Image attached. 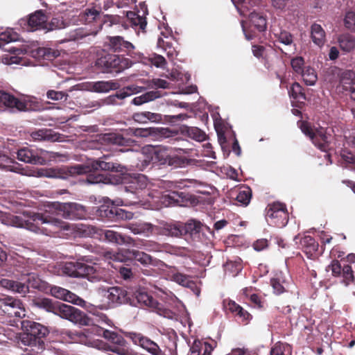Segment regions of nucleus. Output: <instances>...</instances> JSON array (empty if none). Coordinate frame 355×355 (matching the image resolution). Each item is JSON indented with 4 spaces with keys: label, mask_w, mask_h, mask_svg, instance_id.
<instances>
[{
    "label": "nucleus",
    "mask_w": 355,
    "mask_h": 355,
    "mask_svg": "<svg viewBox=\"0 0 355 355\" xmlns=\"http://www.w3.org/2000/svg\"><path fill=\"white\" fill-rule=\"evenodd\" d=\"M108 46L114 52H125L132 55L135 46L130 42L124 40L121 36L108 37Z\"/></svg>",
    "instance_id": "nucleus-19"
},
{
    "label": "nucleus",
    "mask_w": 355,
    "mask_h": 355,
    "mask_svg": "<svg viewBox=\"0 0 355 355\" xmlns=\"http://www.w3.org/2000/svg\"><path fill=\"white\" fill-rule=\"evenodd\" d=\"M82 260L86 263L79 261L78 277L87 278L90 282L99 281L102 277L100 267L96 263L89 264V259L87 257H83Z\"/></svg>",
    "instance_id": "nucleus-16"
},
{
    "label": "nucleus",
    "mask_w": 355,
    "mask_h": 355,
    "mask_svg": "<svg viewBox=\"0 0 355 355\" xmlns=\"http://www.w3.org/2000/svg\"><path fill=\"white\" fill-rule=\"evenodd\" d=\"M79 266V261L76 262H69L66 263L63 268L62 271L63 272L72 277H78V268Z\"/></svg>",
    "instance_id": "nucleus-57"
},
{
    "label": "nucleus",
    "mask_w": 355,
    "mask_h": 355,
    "mask_svg": "<svg viewBox=\"0 0 355 355\" xmlns=\"http://www.w3.org/2000/svg\"><path fill=\"white\" fill-rule=\"evenodd\" d=\"M271 285L273 288L274 293L280 295L286 291L288 282L283 276L282 272L277 273L275 276L271 279Z\"/></svg>",
    "instance_id": "nucleus-39"
},
{
    "label": "nucleus",
    "mask_w": 355,
    "mask_h": 355,
    "mask_svg": "<svg viewBox=\"0 0 355 355\" xmlns=\"http://www.w3.org/2000/svg\"><path fill=\"white\" fill-rule=\"evenodd\" d=\"M3 310L10 315L21 318L25 315V310L20 300L12 297L6 298L3 302Z\"/></svg>",
    "instance_id": "nucleus-24"
},
{
    "label": "nucleus",
    "mask_w": 355,
    "mask_h": 355,
    "mask_svg": "<svg viewBox=\"0 0 355 355\" xmlns=\"http://www.w3.org/2000/svg\"><path fill=\"white\" fill-rule=\"evenodd\" d=\"M161 94L158 91H150L141 96L135 97L132 103L135 105H141L144 103L153 101L157 98H159Z\"/></svg>",
    "instance_id": "nucleus-45"
},
{
    "label": "nucleus",
    "mask_w": 355,
    "mask_h": 355,
    "mask_svg": "<svg viewBox=\"0 0 355 355\" xmlns=\"http://www.w3.org/2000/svg\"><path fill=\"white\" fill-rule=\"evenodd\" d=\"M252 196L251 190L249 187L245 188L243 191H240L236 196V200L241 205H248L250 201Z\"/></svg>",
    "instance_id": "nucleus-59"
},
{
    "label": "nucleus",
    "mask_w": 355,
    "mask_h": 355,
    "mask_svg": "<svg viewBox=\"0 0 355 355\" xmlns=\"http://www.w3.org/2000/svg\"><path fill=\"white\" fill-rule=\"evenodd\" d=\"M17 40V35L12 32L11 30H6L0 33V40L9 43L10 42L16 41Z\"/></svg>",
    "instance_id": "nucleus-63"
},
{
    "label": "nucleus",
    "mask_w": 355,
    "mask_h": 355,
    "mask_svg": "<svg viewBox=\"0 0 355 355\" xmlns=\"http://www.w3.org/2000/svg\"><path fill=\"white\" fill-rule=\"evenodd\" d=\"M87 216V210L81 204L51 202L44 205L43 212L24 211L21 216H15L12 223L16 227L51 236L60 230L70 229L69 224L58 216L67 220H83L85 219Z\"/></svg>",
    "instance_id": "nucleus-1"
},
{
    "label": "nucleus",
    "mask_w": 355,
    "mask_h": 355,
    "mask_svg": "<svg viewBox=\"0 0 355 355\" xmlns=\"http://www.w3.org/2000/svg\"><path fill=\"white\" fill-rule=\"evenodd\" d=\"M64 303L53 302L49 298H37L33 301V304L39 308L45 310L47 312L60 316V311Z\"/></svg>",
    "instance_id": "nucleus-23"
},
{
    "label": "nucleus",
    "mask_w": 355,
    "mask_h": 355,
    "mask_svg": "<svg viewBox=\"0 0 355 355\" xmlns=\"http://www.w3.org/2000/svg\"><path fill=\"white\" fill-rule=\"evenodd\" d=\"M130 304L133 306L140 305L149 307L159 315L167 318L173 319L175 315L173 311L165 308L162 304L157 302L156 300L143 290H137L134 293V298L130 302Z\"/></svg>",
    "instance_id": "nucleus-4"
},
{
    "label": "nucleus",
    "mask_w": 355,
    "mask_h": 355,
    "mask_svg": "<svg viewBox=\"0 0 355 355\" xmlns=\"http://www.w3.org/2000/svg\"><path fill=\"white\" fill-rule=\"evenodd\" d=\"M46 154L47 150H46L42 148L33 149L28 147L19 149L17 153V159L19 161L31 164L39 165L46 164L45 155Z\"/></svg>",
    "instance_id": "nucleus-10"
},
{
    "label": "nucleus",
    "mask_w": 355,
    "mask_h": 355,
    "mask_svg": "<svg viewBox=\"0 0 355 355\" xmlns=\"http://www.w3.org/2000/svg\"><path fill=\"white\" fill-rule=\"evenodd\" d=\"M288 345L282 343H277L270 350V355H284L286 348L288 347Z\"/></svg>",
    "instance_id": "nucleus-64"
},
{
    "label": "nucleus",
    "mask_w": 355,
    "mask_h": 355,
    "mask_svg": "<svg viewBox=\"0 0 355 355\" xmlns=\"http://www.w3.org/2000/svg\"><path fill=\"white\" fill-rule=\"evenodd\" d=\"M338 42L341 50L349 53L355 49V36L349 33H343L338 36Z\"/></svg>",
    "instance_id": "nucleus-37"
},
{
    "label": "nucleus",
    "mask_w": 355,
    "mask_h": 355,
    "mask_svg": "<svg viewBox=\"0 0 355 355\" xmlns=\"http://www.w3.org/2000/svg\"><path fill=\"white\" fill-rule=\"evenodd\" d=\"M119 85L114 81H98L93 84V90L96 92H107L110 90L117 89Z\"/></svg>",
    "instance_id": "nucleus-44"
},
{
    "label": "nucleus",
    "mask_w": 355,
    "mask_h": 355,
    "mask_svg": "<svg viewBox=\"0 0 355 355\" xmlns=\"http://www.w3.org/2000/svg\"><path fill=\"white\" fill-rule=\"evenodd\" d=\"M311 38L313 42L322 47L326 42V33L321 25L314 23L311 26Z\"/></svg>",
    "instance_id": "nucleus-33"
},
{
    "label": "nucleus",
    "mask_w": 355,
    "mask_h": 355,
    "mask_svg": "<svg viewBox=\"0 0 355 355\" xmlns=\"http://www.w3.org/2000/svg\"><path fill=\"white\" fill-rule=\"evenodd\" d=\"M96 65L105 73L118 72L123 69L120 57L114 54L107 53L101 56L97 59Z\"/></svg>",
    "instance_id": "nucleus-15"
},
{
    "label": "nucleus",
    "mask_w": 355,
    "mask_h": 355,
    "mask_svg": "<svg viewBox=\"0 0 355 355\" xmlns=\"http://www.w3.org/2000/svg\"><path fill=\"white\" fill-rule=\"evenodd\" d=\"M30 137L34 141H61L62 135L51 129L42 128L30 133Z\"/></svg>",
    "instance_id": "nucleus-22"
},
{
    "label": "nucleus",
    "mask_w": 355,
    "mask_h": 355,
    "mask_svg": "<svg viewBox=\"0 0 355 355\" xmlns=\"http://www.w3.org/2000/svg\"><path fill=\"white\" fill-rule=\"evenodd\" d=\"M200 182L194 179H183L180 181L171 182V187L173 189H182L189 187H196Z\"/></svg>",
    "instance_id": "nucleus-55"
},
{
    "label": "nucleus",
    "mask_w": 355,
    "mask_h": 355,
    "mask_svg": "<svg viewBox=\"0 0 355 355\" xmlns=\"http://www.w3.org/2000/svg\"><path fill=\"white\" fill-rule=\"evenodd\" d=\"M275 35L277 42L284 45V48L279 46L282 53L287 55L295 50L293 37L289 32L280 31L279 33H275Z\"/></svg>",
    "instance_id": "nucleus-28"
},
{
    "label": "nucleus",
    "mask_w": 355,
    "mask_h": 355,
    "mask_svg": "<svg viewBox=\"0 0 355 355\" xmlns=\"http://www.w3.org/2000/svg\"><path fill=\"white\" fill-rule=\"evenodd\" d=\"M300 244L306 254H313L318 250V243L310 236H304L300 241Z\"/></svg>",
    "instance_id": "nucleus-46"
},
{
    "label": "nucleus",
    "mask_w": 355,
    "mask_h": 355,
    "mask_svg": "<svg viewBox=\"0 0 355 355\" xmlns=\"http://www.w3.org/2000/svg\"><path fill=\"white\" fill-rule=\"evenodd\" d=\"M0 285L4 288L21 295V296H25L29 292L27 284L12 279H2L0 280Z\"/></svg>",
    "instance_id": "nucleus-29"
},
{
    "label": "nucleus",
    "mask_w": 355,
    "mask_h": 355,
    "mask_svg": "<svg viewBox=\"0 0 355 355\" xmlns=\"http://www.w3.org/2000/svg\"><path fill=\"white\" fill-rule=\"evenodd\" d=\"M10 51L12 53V54H6L2 56L1 61L3 64L8 65L12 64L26 65L25 60L21 57L19 56V55L23 52L21 49H11Z\"/></svg>",
    "instance_id": "nucleus-38"
},
{
    "label": "nucleus",
    "mask_w": 355,
    "mask_h": 355,
    "mask_svg": "<svg viewBox=\"0 0 355 355\" xmlns=\"http://www.w3.org/2000/svg\"><path fill=\"white\" fill-rule=\"evenodd\" d=\"M180 130L182 135L198 142L203 141L207 139L206 133L197 127L182 125Z\"/></svg>",
    "instance_id": "nucleus-32"
},
{
    "label": "nucleus",
    "mask_w": 355,
    "mask_h": 355,
    "mask_svg": "<svg viewBox=\"0 0 355 355\" xmlns=\"http://www.w3.org/2000/svg\"><path fill=\"white\" fill-rule=\"evenodd\" d=\"M50 291L51 294L53 297L63 301H66L72 304H73V302H77V301L78 304L82 302L78 300V295L62 287L54 286L51 287Z\"/></svg>",
    "instance_id": "nucleus-30"
},
{
    "label": "nucleus",
    "mask_w": 355,
    "mask_h": 355,
    "mask_svg": "<svg viewBox=\"0 0 355 355\" xmlns=\"http://www.w3.org/2000/svg\"><path fill=\"white\" fill-rule=\"evenodd\" d=\"M183 224H166L163 230V234L166 236L178 237L184 235Z\"/></svg>",
    "instance_id": "nucleus-48"
},
{
    "label": "nucleus",
    "mask_w": 355,
    "mask_h": 355,
    "mask_svg": "<svg viewBox=\"0 0 355 355\" xmlns=\"http://www.w3.org/2000/svg\"><path fill=\"white\" fill-rule=\"evenodd\" d=\"M345 27L351 32H355V12L349 11L344 18Z\"/></svg>",
    "instance_id": "nucleus-61"
},
{
    "label": "nucleus",
    "mask_w": 355,
    "mask_h": 355,
    "mask_svg": "<svg viewBox=\"0 0 355 355\" xmlns=\"http://www.w3.org/2000/svg\"><path fill=\"white\" fill-rule=\"evenodd\" d=\"M202 224L196 220H190L185 224H183L184 235L189 234L191 237H198L202 229Z\"/></svg>",
    "instance_id": "nucleus-40"
},
{
    "label": "nucleus",
    "mask_w": 355,
    "mask_h": 355,
    "mask_svg": "<svg viewBox=\"0 0 355 355\" xmlns=\"http://www.w3.org/2000/svg\"><path fill=\"white\" fill-rule=\"evenodd\" d=\"M98 211L101 216L110 217L113 214H115L117 218L123 220H130L133 217L132 212L126 211L119 208L108 209L105 206H101Z\"/></svg>",
    "instance_id": "nucleus-35"
},
{
    "label": "nucleus",
    "mask_w": 355,
    "mask_h": 355,
    "mask_svg": "<svg viewBox=\"0 0 355 355\" xmlns=\"http://www.w3.org/2000/svg\"><path fill=\"white\" fill-rule=\"evenodd\" d=\"M4 107L16 108L19 111H23L26 109V103L15 98L13 95L0 90V111Z\"/></svg>",
    "instance_id": "nucleus-21"
},
{
    "label": "nucleus",
    "mask_w": 355,
    "mask_h": 355,
    "mask_svg": "<svg viewBox=\"0 0 355 355\" xmlns=\"http://www.w3.org/2000/svg\"><path fill=\"white\" fill-rule=\"evenodd\" d=\"M107 156L104 159H97L91 161L87 164H76L60 168L58 171L55 177L60 179H67L69 176L89 173L86 178L88 184H110L113 183L110 177L98 173V171H116L123 173L124 167L119 164L107 162Z\"/></svg>",
    "instance_id": "nucleus-2"
},
{
    "label": "nucleus",
    "mask_w": 355,
    "mask_h": 355,
    "mask_svg": "<svg viewBox=\"0 0 355 355\" xmlns=\"http://www.w3.org/2000/svg\"><path fill=\"white\" fill-rule=\"evenodd\" d=\"M77 19L76 16H58L53 17L51 21L46 22V31H52L65 28L71 25L76 24Z\"/></svg>",
    "instance_id": "nucleus-20"
},
{
    "label": "nucleus",
    "mask_w": 355,
    "mask_h": 355,
    "mask_svg": "<svg viewBox=\"0 0 355 355\" xmlns=\"http://www.w3.org/2000/svg\"><path fill=\"white\" fill-rule=\"evenodd\" d=\"M266 219L269 225L282 228L287 224L288 215L284 204L273 202L266 209Z\"/></svg>",
    "instance_id": "nucleus-6"
},
{
    "label": "nucleus",
    "mask_w": 355,
    "mask_h": 355,
    "mask_svg": "<svg viewBox=\"0 0 355 355\" xmlns=\"http://www.w3.org/2000/svg\"><path fill=\"white\" fill-rule=\"evenodd\" d=\"M258 1L259 0H232L237 10L243 16H245V11L248 10L250 7L255 6Z\"/></svg>",
    "instance_id": "nucleus-49"
},
{
    "label": "nucleus",
    "mask_w": 355,
    "mask_h": 355,
    "mask_svg": "<svg viewBox=\"0 0 355 355\" xmlns=\"http://www.w3.org/2000/svg\"><path fill=\"white\" fill-rule=\"evenodd\" d=\"M100 235L105 240L118 245L131 244L133 242V239L130 236L122 235L111 230H102Z\"/></svg>",
    "instance_id": "nucleus-27"
},
{
    "label": "nucleus",
    "mask_w": 355,
    "mask_h": 355,
    "mask_svg": "<svg viewBox=\"0 0 355 355\" xmlns=\"http://www.w3.org/2000/svg\"><path fill=\"white\" fill-rule=\"evenodd\" d=\"M157 46L162 48L166 53V55L169 60H173L178 55L176 49L168 42H165L162 38H159L157 41Z\"/></svg>",
    "instance_id": "nucleus-51"
},
{
    "label": "nucleus",
    "mask_w": 355,
    "mask_h": 355,
    "mask_svg": "<svg viewBox=\"0 0 355 355\" xmlns=\"http://www.w3.org/2000/svg\"><path fill=\"white\" fill-rule=\"evenodd\" d=\"M60 317L80 326H89L92 324V320L83 311L66 304L62 305Z\"/></svg>",
    "instance_id": "nucleus-9"
},
{
    "label": "nucleus",
    "mask_w": 355,
    "mask_h": 355,
    "mask_svg": "<svg viewBox=\"0 0 355 355\" xmlns=\"http://www.w3.org/2000/svg\"><path fill=\"white\" fill-rule=\"evenodd\" d=\"M47 16L42 10H37L29 16L28 25L29 31L45 30L46 28Z\"/></svg>",
    "instance_id": "nucleus-25"
},
{
    "label": "nucleus",
    "mask_w": 355,
    "mask_h": 355,
    "mask_svg": "<svg viewBox=\"0 0 355 355\" xmlns=\"http://www.w3.org/2000/svg\"><path fill=\"white\" fill-rule=\"evenodd\" d=\"M327 271H331V274L336 277H342V282L348 286L354 282V277L352 267L349 265L341 266L338 260H333L326 268Z\"/></svg>",
    "instance_id": "nucleus-14"
},
{
    "label": "nucleus",
    "mask_w": 355,
    "mask_h": 355,
    "mask_svg": "<svg viewBox=\"0 0 355 355\" xmlns=\"http://www.w3.org/2000/svg\"><path fill=\"white\" fill-rule=\"evenodd\" d=\"M75 89V87H71L67 91H56L54 89H49L46 92V98L49 100L58 102H65L69 98V92Z\"/></svg>",
    "instance_id": "nucleus-43"
},
{
    "label": "nucleus",
    "mask_w": 355,
    "mask_h": 355,
    "mask_svg": "<svg viewBox=\"0 0 355 355\" xmlns=\"http://www.w3.org/2000/svg\"><path fill=\"white\" fill-rule=\"evenodd\" d=\"M300 74L303 78L304 82L307 85H314L318 80L314 69L309 67H306Z\"/></svg>",
    "instance_id": "nucleus-53"
},
{
    "label": "nucleus",
    "mask_w": 355,
    "mask_h": 355,
    "mask_svg": "<svg viewBox=\"0 0 355 355\" xmlns=\"http://www.w3.org/2000/svg\"><path fill=\"white\" fill-rule=\"evenodd\" d=\"M126 17L132 26L139 27L143 31L146 29L147 21L146 17L143 15L135 12L129 11L126 12Z\"/></svg>",
    "instance_id": "nucleus-41"
},
{
    "label": "nucleus",
    "mask_w": 355,
    "mask_h": 355,
    "mask_svg": "<svg viewBox=\"0 0 355 355\" xmlns=\"http://www.w3.org/2000/svg\"><path fill=\"white\" fill-rule=\"evenodd\" d=\"M249 20L250 24L254 27L259 32L265 31L266 29V19L262 15L252 12H250L249 16Z\"/></svg>",
    "instance_id": "nucleus-42"
},
{
    "label": "nucleus",
    "mask_w": 355,
    "mask_h": 355,
    "mask_svg": "<svg viewBox=\"0 0 355 355\" xmlns=\"http://www.w3.org/2000/svg\"><path fill=\"white\" fill-rule=\"evenodd\" d=\"M126 228L130 230L134 234L148 237L154 234L157 227L149 223L138 222L128 224Z\"/></svg>",
    "instance_id": "nucleus-26"
},
{
    "label": "nucleus",
    "mask_w": 355,
    "mask_h": 355,
    "mask_svg": "<svg viewBox=\"0 0 355 355\" xmlns=\"http://www.w3.org/2000/svg\"><path fill=\"white\" fill-rule=\"evenodd\" d=\"M147 61L157 68H164L166 64L165 58L162 55L156 53H153L148 58L144 57L141 60L144 63H147Z\"/></svg>",
    "instance_id": "nucleus-54"
},
{
    "label": "nucleus",
    "mask_w": 355,
    "mask_h": 355,
    "mask_svg": "<svg viewBox=\"0 0 355 355\" xmlns=\"http://www.w3.org/2000/svg\"><path fill=\"white\" fill-rule=\"evenodd\" d=\"M26 282L28 286L33 288L40 289L42 288V280L37 274L31 273L27 275Z\"/></svg>",
    "instance_id": "nucleus-62"
},
{
    "label": "nucleus",
    "mask_w": 355,
    "mask_h": 355,
    "mask_svg": "<svg viewBox=\"0 0 355 355\" xmlns=\"http://www.w3.org/2000/svg\"><path fill=\"white\" fill-rule=\"evenodd\" d=\"M170 130L164 128H130L127 130L129 135L137 137L150 138L152 140L161 141L170 136Z\"/></svg>",
    "instance_id": "nucleus-12"
},
{
    "label": "nucleus",
    "mask_w": 355,
    "mask_h": 355,
    "mask_svg": "<svg viewBox=\"0 0 355 355\" xmlns=\"http://www.w3.org/2000/svg\"><path fill=\"white\" fill-rule=\"evenodd\" d=\"M101 7L100 6L89 4L76 17L77 21H80L85 24H90L93 22H99L101 24Z\"/></svg>",
    "instance_id": "nucleus-17"
},
{
    "label": "nucleus",
    "mask_w": 355,
    "mask_h": 355,
    "mask_svg": "<svg viewBox=\"0 0 355 355\" xmlns=\"http://www.w3.org/2000/svg\"><path fill=\"white\" fill-rule=\"evenodd\" d=\"M151 159L153 162H160L161 164L168 163L169 165H173L176 164V166L180 164V160L178 157H164V155L162 152L154 150L152 155Z\"/></svg>",
    "instance_id": "nucleus-47"
},
{
    "label": "nucleus",
    "mask_w": 355,
    "mask_h": 355,
    "mask_svg": "<svg viewBox=\"0 0 355 355\" xmlns=\"http://www.w3.org/2000/svg\"><path fill=\"white\" fill-rule=\"evenodd\" d=\"M103 140L108 144L124 146H131L134 142L133 140L125 138L121 135L118 133L105 134L103 137Z\"/></svg>",
    "instance_id": "nucleus-36"
},
{
    "label": "nucleus",
    "mask_w": 355,
    "mask_h": 355,
    "mask_svg": "<svg viewBox=\"0 0 355 355\" xmlns=\"http://www.w3.org/2000/svg\"><path fill=\"white\" fill-rule=\"evenodd\" d=\"M12 163V159L0 149V168L15 172V168L11 165Z\"/></svg>",
    "instance_id": "nucleus-60"
},
{
    "label": "nucleus",
    "mask_w": 355,
    "mask_h": 355,
    "mask_svg": "<svg viewBox=\"0 0 355 355\" xmlns=\"http://www.w3.org/2000/svg\"><path fill=\"white\" fill-rule=\"evenodd\" d=\"M288 94L290 97L297 100L300 103H303L301 101L306 100V95L303 92L302 86L298 83H294L288 90Z\"/></svg>",
    "instance_id": "nucleus-50"
},
{
    "label": "nucleus",
    "mask_w": 355,
    "mask_h": 355,
    "mask_svg": "<svg viewBox=\"0 0 355 355\" xmlns=\"http://www.w3.org/2000/svg\"><path fill=\"white\" fill-rule=\"evenodd\" d=\"M105 257L116 262H124L128 259H135L143 265H148L152 262L150 255L136 250H121L117 252H106Z\"/></svg>",
    "instance_id": "nucleus-7"
},
{
    "label": "nucleus",
    "mask_w": 355,
    "mask_h": 355,
    "mask_svg": "<svg viewBox=\"0 0 355 355\" xmlns=\"http://www.w3.org/2000/svg\"><path fill=\"white\" fill-rule=\"evenodd\" d=\"M340 82L345 90L346 85L355 83V72L352 70H345L340 75Z\"/></svg>",
    "instance_id": "nucleus-56"
},
{
    "label": "nucleus",
    "mask_w": 355,
    "mask_h": 355,
    "mask_svg": "<svg viewBox=\"0 0 355 355\" xmlns=\"http://www.w3.org/2000/svg\"><path fill=\"white\" fill-rule=\"evenodd\" d=\"M148 179L144 175L137 174L131 176L128 181V184L124 187L125 192V199L129 200L127 203H136L139 200V191L145 189L148 185Z\"/></svg>",
    "instance_id": "nucleus-8"
},
{
    "label": "nucleus",
    "mask_w": 355,
    "mask_h": 355,
    "mask_svg": "<svg viewBox=\"0 0 355 355\" xmlns=\"http://www.w3.org/2000/svg\"><path fill=\"white\" fill-rule=\"evenodd\" d=\"M171 279L175 282L185 287L192 288L194 286V282L189 276L180 272L173 273Z\"/></svg>",
    "instance_id": "nucleus-52"
},
{
    "label": "nucleus",
    "mask_w": 355,
    "mask_h": 355,
    "mask_svg": "<svg viewBox=\"0 0 355 355\" xmlns=\"http://www.w3.org/2000/svg\"><path fill=\"white\" fill-rule=\"evenodd\" d=\"M102 293H106V297L109 303L112 304H124L128 302L129 300L127 292L120 287L102 288Z\"/></svg>",
    "instance_id": "nucleus-18"
},
{
    "label": "nucleus",
    "mask_w": 355,
    "mask_h": 355,
    "mask_svg": "<svg viewBox=\"0 0 355 355\" xmlns=\"http://www.w3.org/2000/svg\"><path fill=\"white\" fill-rule=\"evenodd\" d=\"M164 198L168 201V205L184 206V202L189 201L190 195L183 191L172 190L164 196Z\"/></svg>",
    "instance_id": "nucleus-31"
},
{
    "label": "nucleus",
    "mask_w": 355,
    "mask_h": 355,
    "mask_svg": "<svg viewBox=\"0 0 355 355\" xmlns=\"http://www.w3.org/2000/svg\"><path fill=\"white\" fill-rule=\"evenodd\" d=\"M103 336L105 339L114 345L109 349L118 355H130V352L126 346V341L120 334L109 330H103Z\"/></svg>",
    "instance_id": "nucleus-13"
},
{
    "label": "nucleus",
    "mask_w": 355,
    "mask_h": 355,
    "mask_svg": "<svg viewBox=\"0 0 355 355\" xmlns=\"http://www.w3.org/2000/svg\"><path fill=\"white\" fill-rule=\"evenodd\" d=\"M139 92L140 90L139 87L131 85L124 87L122 90L119 91L114 95L116 99L122 100L128 96H131L133 94H137Z\"/></svg>",
    "instance_id": "nucleus-58"
},
{
    "label": "nucleus",
    "mask_w": 355,
    "mask_h": 355,
    "mask_svg": "<svg viewBox=\"0 0 355 355\" xmlns=\"http://www.w3.org/2000/svg\"><path fill=\"white\" fill-rule=\"evenodd\" d=\"M125 336L127 338H130L135 345L139 346L151 355H163L162 351L159 345L141 334L127 332Z\"/></svg>",
    "instance_id": "nucleus-11"
},
{
    "label": "nucleus",
    "mask_w": 355,
    "mask_h": 355,
    "mask_svg": "<svg viewBox=\"0 0 355 355\" xmlns=\"http://www.w3.org/2000/svg\"><path fill=\"white\" fill-rule=\"evenodd\" d=\"M21 329L23 333L19 339L22 344L26 346H38L40 349L44 348V343L42 339L49 334L46 327L34 321L24 320L21 321Z\"/></svg>",
    "instance_id": "nucleus-3"
},
{
    "label": "nucleus",
    "mask_w": 355,
    "mask_h": 355,
    "mask_svg": "<svg viewBox=\"0 0 355 355\" xmlns=\"http://www.w3.org/2000/svg\"><path fill=\"white\" fill-rule=\"evenodd\" d=\"M101 29V25L96 29H87L84 27L78 28L69 32L68 40L71 41H78L87 36H95Z\"/></svg>",
    "instance_id": "nucleus-34"
},
{
    "label": "nucleus",
    "mask_w": 355,
    "mask_h": 355,
    "mask_svg": "<svg viewBox=\"0 0 355 355\" xmlns=\"http://www.w3.org/2000/svg\"><path fill=\"white\" fill-rule=\"evenodd\" d=\"M298 125L302 132L309 137L313 144L320 150L327 153L330 149L329 139L331 137L327 135L323 128L313 130L310 125L306 121H299Z\"/></svg>",
    "instance_id": "nucleus-5"
}]
</instances>
